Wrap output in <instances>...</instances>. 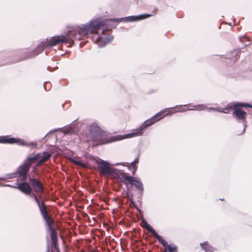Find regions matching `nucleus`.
Returning <instances> with one entry per match:
<instances>
[{"label":"nucleus","instance_id":"f257e3e1","mask_svg":"<svg viewBox=\"0 0 252 252\" xmlns=\"http://www.w3.org/2000/svg\"><path fill=\"white\" fill-rule=\"evenodd\" d=\"M107 20L98 18L91 20L89 23L81 25V27L73 31H69L66 35H61L55 36L50 40H46L49 48H51L61 43L68 44V46H72L75 40H80L89 34L94 33L92 37L93 41L101 45L102 38L97 34V31L102 28L106 24Z\"/></svg>","mask_w":252,"mask_h":252},{"label":"nucleus","instance_id":"f03ea898","mask_svg":"<svg viewBox=\"0 0 252 252\" xmlns=\"http://www.w3.org/2000/svg\"><path fill=\"white\" fill-rule=\"evenodd\" d=\"M191 106L192 108L188 109L184 108L183 106H178L174 108L165 109L156 114L154 116L152 117L148 121L145 122L143 125L139 129H135L131 133L124 135V138H129L142 135L143 133L144 132V130L147 127L153 125L156 122L160 120L165 116L168 115H171L173 113L178 112H182L189 110L201 111L206 108V107L203 104H198Z\"/></svg>","mask_w":252,"mask_h":252},{"label":"nucleus","instance_id":"7ed1b4c3","mask_svg":"<svg viewBox=\"0 0 252 252\" xmlns=\"http://www.w3.org/2000/svg\"><path fill=\"white\" fill-rule=\"evenodd\" d=\"M97 163L100 175L104 176H113L114 178L119 179L117 174L120 175L119 172H122L121 171H116L115 169L112 168L108 162L102 159L100 161H97Z\"/></svg>","mask_w":252,"mask_h":252},{"label":"nucleus","instance_id":"20e7f679","mask_svg":"<svg viewBox=\"0 0 252 252\" xmlns=\"http://www.w3.org/2000/svg\"><path fill=\"white\" fill-rule=\"evenodd\" d=\"M94 128L95 131L91 133L93 146L106 144L111 141L109 140L107 132L100 129L98 127H95Z\"/></svg>","mask_w":252,"mask_h":252},{"label":"nucleus","instance_id":"39448f33","mask_svg":"<svg viewBox=\"0 0 252 252\" xmlns=\"http://www.w3.org/2000/svg\"><path fill=\"white\" fill-rule=\"evenodd\" d=\"M120 175L117 174V175L119 177V179L122 182H124L126 185L127 184H130L140 192H142L144 190L143 185L142 183L138 180L136 178L129 176L127 174L123 172H119Z\"/></svg>","mask_w":252,"mask_h":252},{"label":"nucleus","instance_id":"423d86ee","mask_svg":"<svg viewBox=\"0 0 252 252\" xmlns=\"http://www.w3.org/2000/svg\"><path fill=\"white\" fill-rule=\"evenodd\" d=\"M46 48H49L47 43L46 42V40L43 41L34 50L22 52L21 54V60H23L33 58L38 55L39 54L42 53Z\"/></svg>","mask_w":252,"mask_h":252},{"label":"nucleus","instance_id":"0eeeda50","mask_svg":"<svg viewBox=\"0 0 252 252\" xmlns=\"http://www.w3.org/2000/svg\"><path fill=\"white\" fill-rule=\"evenodd\" d=\"M40 210V212L45 220L48 226H51L54 224V220L52 216L49 214L47 207L43 201H41L40 204L38 206Z\"/></svg>","mask_w":252,"mask_h":252},{"label":"nucleus","instance_id":"6e6552de","mask_svg":"<svg viewBox=\"0 0 252 252\" xmlns=\"http://www.w3.org/2000/svg\"><path fill=\"white\" fill-rule=\"evenodd\" d=\"M29 180L35 193L42 194L44 192V186L40 180L31 177H29Z\"/></svg>","mask_w":252,"mask_h":252},{"label":"nucleus","instance_id":"1a4fd4ad","mask_svg":"<svg viewBox=\"0 0 252 252\" xmlns=\"http://www.w3.org/2000/svg\"><path fill=\"white\" fill-rule=\"evenodd\" d=\"M0 143L9 144H17L19 145H26L24 140L18 138L10 137L8 135L0 137Z\"/></svg>","mask_w":252,"mask_h":252},{"label":"nucleus","instance_id":"9d476101","mask_svg":"<svg viewBox=\"0 0 252 252\" xmlns=\"http://www.w3.org/2000/svg\"><path fill=\"white\" fill-rule=\"evenodd\" d=\"M31 166L25 161L17 169L18 177L23 181H25L28 178V175Z\"/></svg>","mask_w":252,"mask_h":252},{"label":"nucleus","instance_id":"9b49d317","mask_svg":"<svg viewBox=\"0 0 252 252\" xmlns=\"http://www.w3.org/2000/svg\"><path fill=\"white\" fill-rule=\"evenodd\" d=\"M142 222L144 223V225H142V226L144 227L147 230L150 232L154 237L158 239L160 244L162 245H166V241L159 236L146 220H143Z\"/></svg>","mask_w":252,"mask_h":252},{"label":"nucleus","instance_id":"f8f14e48","mask_svg":"<svg viewBox=\"0 0 252 252\" xmlns=\"http://www.w3.org/2000/svg\"><path fill=\"white\" fill-rule=\"evenodd\" d=\"M51 233V245L56 250L58 251L59 245L58 244L57 232L54 228L53 225L48 226Z\"/></svg>","mask_w":252,"mask_h":252},{"label":"nucleus","instance_id":"ddd939ff","mask_svg":"<svg viewBox=\"0 0 252 252\" xmlns=\"http://www.w3.org/2000/svg\"><path fill=\"white\" fill-rule=\"evenodd\" d=\"M15 188L26 195H30L32 191L30 184L26 182L19 183L18 187Z\"/></svg>","mask_w":252,"mask_h":252},{"label":"nucleus","instance_id":"4468645a","mask_svg":"<svg viewBox=\"0 0 252 252\" xmlns=\"http://www.w3.org/2000/svg\"><path fill=\"white\" fill-rule=\"evenodd\" d=\"M233 115L239 120H243L245 119L246 113L240 108H236L233 112Z\"/></svg>","mask_w":252,"mask_h":252},{"label":"nucleus","instance_id":"2eb2a0df","mask_svg":"<svg viewBox=\"0 0 252 252\" xmlns=\"http://www.w3.org/2000/svg\"><path fill=\"white\" fill-rule=\"evenodd\" d=\"M138 163V159L136 158L133 161L131 162V164H130L128 162L124 163L123 164H121L122 165L124 166H126L129 167V169H130L131 168L132 169V172L133 175H134L135 173L136 172L137 169V166L136 164Z\"/></svg>","mask_w":252,"mask_h":252},{"label":"nucleus","instance_id":"dca6fc26","mask_svg":"<svg viewBox=\"0 0 252 252\" xmlns=\"http://www.w3.org/2000/svg\"><path fill=\"white\" fill-rule=\"evenodd\" d=\"M40 157L41 154H37L32 157H29L25 161L27 163V164L31 167L32 163L37 161L40 158Z\"/></svg>","mask_w":252,"mask_h":252},{"label":"nucleus","instance_id":"f3484780","mask_svg":"<svg viewBox=\"0 0 252 252\" xmlns=\"http://www.w3.org/2000/svg\"><path fill=\"white\" fill-rule=\"evenodd\" d=\"M200 245L202 249L205 250L206 252H214L215 251V248L210 245L208 242L200 243Z\"/></svg>","mask_w":252,"mask_h":252},{"label":"nucleus","instance_id":"a211bd4d","mask_svg":"<svg viewBox=\"0 0 252 252\" xmlns=\"http://www.w3.org/2000/svg\"><path fill=\"white\" fill-rule=\"evenodd\" d=\"M158 11L157 8H155L154 12L152 14H142L138 16L130 17L132 19L131 21H135L138 20H142L147 18H149L156 14V12Z\"/></svg>","mask_w":252,"mask_h":252},{"label":"nucleus","instance_id":"6ab92c4d","mask_svg":"<svg viewBox=\"0 0 252 252\" xmlns=\"http://www.w3.org/2000/svg\"><path fill=\"white\" fill-rule=\"evenodd\" d=\"M166 245H162L164 247H167L168 252H177V247L174 245H168L167 242L166 241Z\"/></svg>","mask_w":252,"mask_h":252},{"label":"nucleus","instance_id":"aec40b11","mask_svg":"<svg viewBox=\"0 0 252 252\" xmlns=\"http://www.w3.org/2000/svg\"><path fill=\"white\" fill-rule=\"evenodd\" d=\"M51 157V154L47 153L44 154V156L40 159L42 162H45L47 161Z\"/></svg>","mask_w":252,"mask_h":252},{"label":"nucleus","instance_id":"412c9836","mask_svg":"<svg viewBox=\"0 0 252 252\" xmlns=\"http://www.w3.org/2000/svg\"><path fill=\"white\" fill-rule=\"evenodd\" d=\"M71 161L73 163H74L76 165H78L82 167H84V168H86L87 167V165L85 163L80 162L78 160L72 159V160H71Z\"/></svg>","mask_w":252,"mask_h":252},{"label":"nucleus","instance_id":"4be33fe9","mask_svg":"<svg viewBox=\"0 0 252 252\" xmlns=\"http://www.w3.org/2000/svg\"><path fill=\"white\" fill-rule=\"evenodd\" d=\"M237 106L248 107L252 108V105L249 104H245V103H237L234 105V107H237Z\"/></svg>","mask_w":252,"mask_h":252},{"label":"nucleus","instance_id":"5701e85b","mask_svg":"<svg viewBox=\"0 0 252 252\" xmlns=\"http://www.w3.org/2000/svg\"><path fill=\"white\" fill-rule=\"evenodd\" d=\"M72 131V129L71 126L66 127L64 130V132L65 133H71Z\"/></svg>","mask_w":252,"mask_h":252},{"label":"nucleus","instance_id":"b1692460","mask_svg":"<svg viewBox=\"0 0 252 252\" xmlns=\"http://www.w3.org/2000/svg\"><path fill=\"white\" fill-rule=\"evenodd\" d=\"M231 107H225L224 108H222V110H221V112H224V113H227L229 111V110L231 109Z\"/></svg>","mask_w":252,"mask_h":252},{"label":"nucleus","instance_id":"393cba45","mask_svg":"<svg viewBox=\"0 0 252 252\" xmlns=\"http://www.w3.org/2000/svg\"><path fill=\"white\" fill-rule=\"evenodd\" d=\"M34 200L35 201V202L37 204L38 206L39 205V204H40V203H41V202H40L39 200V199L38 198L37 196H36V198H34Z\"/></svg>","mask_w":252,"mask_h":252},{"label":"nucleus","instance_id":"a878e982","mask_svg":"<svg viewBox=\"0 0 252 252\" xmlns=\"http://www.w3.org/2000/svg\"><path fill=\"white\" fill-rule=\"evenodd\" d=\"M29 195H30V196L32 198H33V199H34V198H36V196H37L36 194L34 192H33L32 191V192L31 194H30Z\"/></svg>","mask_w":252,"mask_h":252},{"label":"nucleus","instance_id":"bb28decb","mask_svg":"<svg viewBox=\"0 0 252 252\" xmlns=\"http://www.w3.org/2000/svg\"><path fill=\"white\" fill-rule=\"evenodd\" d=\"M44 162H42V161L40 159L38 161V163H37V166H40L41 165H42Z\"/></svg>","mask_w":252,"mask_h":252},{"label":"nucleus","instance_id":"cd10ccee","mask_svg":"<svg viewBox=\"0 0 252 252\" xmlns=\"http://www.w3.org/2000/svg\"><path fill=\"white\" fill-rule=\"evenodd\" d=\"M162 252H167V248H166V247H164V249Z\"/></svg>","mask_w":252,"mask_h":252},{"label":"nucleus","instance_id":"c85d7f7f","mask_svg":"<svg viewBox=\"0 0 252 252\" xmlns=\"http://www.w3.org/2000/svg\"><path fill=\"white\" fill-rule=\"evenodd\" d=\"M188 105H189V106H190V104H188V105H184V107H186V106H188Z\"/></svg>","mask_w":252,"mask_h":252},{"label":"nucleus","instance_id":"c756f323","mask_svg":"<svg viewBox=\"0 0 252 252\" xmlns=\"http://www.w3.org/2000/svg\"><path fill=\"white\" fill-rule=\"evenodd\" d=\"M55 252L53 251V250H52L51 252Z\"/></svg>","mask_w":252,"mask_h":252}]
</instances>
